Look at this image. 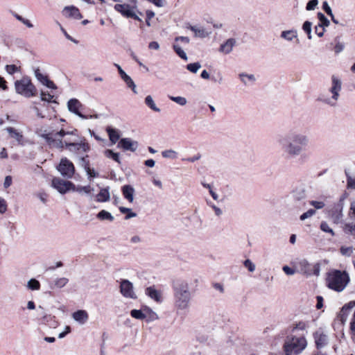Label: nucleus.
Here are the masks:
<instances>
[{"label":"nucleus","instance_id":"58","mask_svg":"<svg viewBox=\"0 0 355 355\" xmlns=\"http://www.w3.org/2000/svg\"><path fill=\"white\" fill-rule=\"evenodd\" d=\"M345 45L343 43L338 42L334 46V51L336 54L342 52L344 50Z\"/></svg>","mask_w":355,"mask_h":355},{"label":"nucleus","instance_id":"44","mask_svg":"<svg viewBox=\"0 0 355 355\" xmlns=\"http://www.w3.org/2000/svg\"><path fill=\"white\" fill-rule=\"evenodd\" d=\"M318 0H310L306 6V10L308 11L314 10L318 5Z\"/></svg>","mask_w":355,"mask_h":355},{"label":"nucleus","instance_id":"28","mask_svg":"<svg viewBox=\"0 0 355 355\" xmlns=\"http://www.w3.org/2000/svg\"><path fill=\"white\" fill-rule=\"evenodd\" d=\"M107 132L109 135L110 140L111 141L112 144H116V141L120 138V134L119 131L118 130L114 129L111 127H107L106 128Z\"/></svg>","mask_w":355,"mask_h":355},{"label":"nucleus","instance_id":"35","mask_svg":"<svg viewBox=\"0 0 355 355\" xmlns=\"http://www.w3.org/2000/svg\"><path fill=\"white\" fill-rule=\"evenodd\" d=\"M27 287L32 291H38L40 288V284L37 279H31L27 283Z\"/></svg>","mask_w":355,"mask_h":355},{"label":"nucleus","instance_id":"31","mask_svg":"<svg viewBox=\"0 0 355 355\" xmlns=\"http://www.w3.org/2000/svg\"><path fill=\"white\" fill-rule=\"evenodd\" d=\"M145 103L148 107H149L151 110H153L155 112H160V110L159 107H157L153 97L150 95L147 96L145 98Z\"/></svg>","mask_w":355,"mask_h":355},{"label":"nucleus","instance_id":"26","mask_svg":"<svg viewBox=\"0 0 355 355\" xmlns=\"http://www.w3.org/2000/svg\"><path fill=\"white\" fill-rule=\"evenodd\" d=\"M110 199L109 188L101 189L99 193L96 196V200L98 202H105Z\"/></svg>","mask_w":355,"mask_h":355},{"label":"nucleus","instance_id":"6","mask_svg":"<svg viewBox=\"0 0 355 355\" xmlns=\"http://www.w3.org/2000/svg\"><path fill=\"white\" fill-rule=\"evenodd\" d=\"M307 343L304 337H292L288 338L284 345L286 355H296L301 353L306 347Z\"/></svg>","mask_w":355,"mask_h":355},{"label":"nucleus","instance_id":"20","mask_svg":"<svg viewBox=\"0 0 355 355\" xmlns=\"http://www.w3.org/2000/svg\"><path fill=\"white\" fill-rule=\"evenodd\" d=\"M236 41L234 38H229L225 42L220 44L218 51L223 54H229L232 51L234 46L236 45Z\"/></svg>","mask_w":355,"mask_h":355},{"label":"nucleus","instance_id":"25","mask_svg":"<svg viewBox=\"0 0 355 355\" xmlns=\"http://www.w3.org/2000/svg\"><path fill=\"white\" fill-rule=\"evenodd\" d=\"M280 37L287 42H293L295 39H297V31L295 29L286 30L282 31Z\"/></svg>","mask_w":355,"mask_h":355},{"label":"nucleus","instance_id":"13","mask_svg":"<svg viewBox=\"0 0 355 355\" xmlns=\"http://www.w3.org/2000/svg\"><path fill=\"white\" fill-rule=\"evenodd\" d=\"M120 292L125 298L135 300L137 296L134 291V286L132 282L127 279H123L120 284Z\"/></svg>","mask_w":355,"mask_h":355},{"label":"nucleus","instance_id":"36","mask_svg":"<svg viewBox=\"0 0 355 355\" xmlns=\"http://www.w3.org/2000/svg\"><path fill=\"white\" fill-rule=\"evenodd\" d=\"M123 80L128 87L130 88L135 94H137V86L130 76L123 79Z\"/></svg>","mask_w":355,"mask_h":355},{"label":"nucleus","instance_id":"56","mask_svg":"<svg viewBox=\"0 0 355 355\" xmlns=\"http://www.w3.org/2000/svg\"><path fill=\"white\" fill-rule=\"evenodd\" d=\"M283 271L288 275H293L297 272L296 268H291L288 266H284L282 268Z\"/></svg>","mask_w":355,"mask_h":355},{"label":"nucleus","instance_id":"46","mask_svg":"<svg viewBox=\"0 0 355 355\" xmlns=\"http://www.w3.org/2000/svg\"><path fill=\"white\" fill-rule=\"evenodd\" d=\"M40 96H41V100L43 101H46L48 103L53 101V96L51 95L49 93L42 91L40 93Z\"/></svg>","mask_w":355,"mask_h":355},{"label":"nucleus","instance_id":"34","mask_svg":"<svg viewBox=\"0 0 355 355\" xmlns=\"http://www.w3.org/2000/svg\"><path fill=\"white\" fill-rule=\"evenodd\" d=\"M119 211L122 214H126V216H125V220H128L131 218H135L137 216V214L135 212H133L131 209L127 208L125 207H120Z\"/></svg>","mask_w":355,"mask_h":355},{"label":"nucleus","instance_id":"27","mask_svg":"<svg viewBox=\"0 0 355 355\" xmlns=\"http://www.w3.org/2000/svg\"><path fill=\"white\" fill-rule=\"evenodd\" d=\"M239 76L241 81L245 85L253 84L256 80V78H255L254 75H253V74H248L245 73H241L239 75Z\"/></svg>","mask_w":355,"mask_h":355},{"label":"nucleus","instance_id":"11","mask_svg":"<svg viewBox=\"0 0 355 355\" xmlns=\"http://www.w3.org/2000/svg\"><path fill=\"white\" fill-rule=\"evenodd\" d=\"M58 170L60 174L67 178H71L75 172V168L71 162L67 158H62L58 166Z\"/></svg>","mask_w":355,"mask_h":355},{"label":"nucleus","instance_id":"30","mask_svg":"<svg viewBox=\"0 0 355 355\" xmlns=\"http://www.w3.org/2000/svg\"><path fill=\"white\" fill-rule=\"evenodd\" d=\"M96 217L101 220H114V216L109 211L105 210H101L100 212H98L96 215Z\"/></svg>","mask_w":355,"mask_h":355},{"label":"nucleus","instance_id":"52","mask_svg":"<svg viewBox=\"0 0 355 355\" xmlns=\"http://www.w3.org/2000/svg\"><path fill=\"white\" fill-rule=\"evenodd\" d=\"M322 9L329 17L334 15L331 7L326 1L322 3Z\"/></svg>","mask_w":355,"mask_h":355},{"label":"nucleus","instance_id":"17","mask_svg":"<svg viewBox=\"0 0 355 355\" xmlns=\"http://www.w3.org/2000/svg\"><path fill=\"white\" fill-rule=\"evenodd\" d=\"M315 343L318 349L325 347L328 343V337L322 330L316 331L313 334Z\"/></svg>","mask_w":355,"mask_h":355},{"label":"nucleus","instance_id":"19","mask_svg":"<svg viewBox=\"0 0 355 355\" xmlns=\"http://www.w3.org/2000/svg\"><path fill=\"white\" fill-rule=\"evenodd\" d=\"M118 147L122 148L125 150L134 152L137 148V142L132 141L129 138H123L120 140Z\"/></svg>","mask_w":355,"mask_h":355},{"label":"nucleus","instance_id":"2","mask_svg":"<svg viewBox=\"0 0 355 355\" xmlns=\"http://www.w3.org/2000/svg\"><path fill=\"white\" fill-rule=\"evenodd\" d=\"M349 274L345 270H332L327 274L326 282L329 288L336 292H342L349 283Z\"/></svg>","mask_w":355,"mask_h":355},{"label":"nucleus","instance_id":"53","mask_svg":"<svg viewBox=\"0 0 355 355\" xmlns=\"http://www.w3.org/2000/svg\"><path fill=\"white\" fill-rule=\"evenodd\" d=\"M146 311H147V313H148L146 315V317H148L149 320L153 321V320L158 319L157 314L155 312H154L153 310L148 309Z\"/></svg>","mask_w":355,"mask_h":355},{"label":"nucleus","instance_id":"55","mask_svg":"<svg viewBox=\"0 0 355 355\" xmlns=\"http://www.w3.org/2000/svg\"><path fill=\"white\" fill-rule=\"evenodd\" d=\"M311 26L312 24L309 21H306L302 25V29L307 35H310L311 32Z\"/></svg>","mask_w":355,"mask_h":355},{"label":"nucleus","instance_id":"51","mask_svg":"<svg viewBox=\"0 0 355 355\" xmlns=\"http://www.w3.org/2000/svg\"><path fill=\"white\" fill-rule=\"evenodd\" d=\"M309 204L317 209H322L325 205L324 202L316 200H311L309 202Z\"/></svg>","mask_w":355,"mask_h":355},{"label":"nucleus","instance_id":"14","mask_svg":"<svg viewBox=\"0 0 355 355\" xmlns=\"http://www.w3.org/2000/svg\"><path fill=\"white\" fill-rule=\"evenodd\" d=\"M36 133L44 138L46 143L51 146H60L61 143L58 141L56 137H54L55 132H49L47 130L41 128L37 130Z\"/></svg>","mask_w":355,"mask_h":355},{"label":"nucleus","instance_id":"18","mask_svg":"<svg viewBox=\"0 0 355 355\" xmlns=\"http://www.w3.org/2000/svg\"><path fill=\"white\" fill-rule=\"evenodd\" d=\"M145 294L157 303L162 301L161 292L156 289L154 286L147 287L145 290Z\"/></svg>","mask_w":355,"mask_h":355},{"label":"nucleus","instance_id":"62","mask_svg":"<svg viewBox=\"0 0 355 355\" xmlns=\"http://www.w3.org/2000/svg\"><path fill=\"white\" fill-rule=\"evenodd\" d=\"M350 330L355 334V310L350 322Z\"/></svg>","mask_w":355,"mask_h":355},{"label":"nucleus","instance_id":"5","mask_svg":"<svg viewBox=\"0 0 355 355\" xmlns=\"http://www.w3.org/2000/svg\"><path fill=\"white\" fill-rule=\"evenodd\" d=\"M15 88L17 94L26 98L33 97L37 93L36 87L28 76H24L21 79L15 81Z\"/></svg>","mask_w":355,"mask_h":355},{"label":"nucleus","instance_id":"54","mask_svg":"<svg viewBox=\"0 0 355 355\" xmlns=\"http://www.w3.org/2000/svg\"><path fill=\"white\" fill-rule=\"evenodd\" d=\"M293 198L297 200H300L304 198V197H305L304 192L302 190L299 191H293Z\"/></svg>","mask_w":355,"mask_h":355},{"label":"nucleus","instance_id":"12","mask_svg":"<svg viewBox=\"0 0 355 355\" xmlns=\"http://www.w3.org/2000/svg\"><path fill=\"white\" fill-rule=\"evenodd\" d=\"M52 187L59 193L64 194L67 191H72L73 183L69 181L63 180L59 178H55L52 180Z\"/></svg>","mask_w":355,"mask_h":355},{"label":"nucleus","instance_id":"39","mask_svg":"<svg viewBox=\"0 0 355 355\" xmlns=\"http://www.w3.org/2000/svg\"><path fill=\"white\" fill-rule=\"evenodd\" d=\"M68 282H69V279L67 278L60 277V278H57L55 280L54 284H55V287L61 288L64 287L65 285H67Z\"/></svg>","mask_w":355,"mask_h":355},{"label":"nucleus","instance_id":"8","mask_svg":"<svg viewBox=\"0 0 355 355\" xmlns=\"http://www.w3.org/2000/svg\"><path fill=\"white\" fill-rule=\"evenodd\" d=\"M191 300V293L189 284L182 280L179 287V309H188Z\"/></svg>","mask_w":355,"mask_h":355},{"label":"nucleus","instance_id":"48","mask_svg":"<svg viewBox=\"0 0 355 355\" xmlns=\"http://www.w3.org/2000/svg\"><path fill=\"white\" fill-rule=\"evenodd\" d=\"M315 214V210L313 209H309L307 211L304 212L300 216V220H304L306 218L312 217Z\"/></svg>","mask_w":355,"mask_h":355},{"label":"nucleus","instance_id":"38","mask_svg":"<svg viewBox=\"0 0 355 355\" xmlns=\"http://www.w3.org/2000/svg\"><path fill=\"white\" fill-rule=\"evenodd\" d=\"M130 315L132 318L138 320H143L146 317V315L141 310L133 309L130 311Z\"/></svg>","mask_w":355,"mask_h":355},{"label":"nucleus","instance_id":"10","mask_svg":"<svg viewBox=\"0 0 355 355\" xmlns=\"http://www.w3.org/2000/svg\"><path fill=\"white\" fill-rule=\"evenodd\" d=\"M89 146L88 144L83 141L78 137L77 140L74 141L73 143H68V147L67 149L73 154L77 155H80L83 153H85L89 150Z\"/></svg>","mask_w":355,"mask_h":355},{"label":"nucleus","instance_id":"57","mask_svg":"<svg viewBox=\"0 0 355 355\" xmlns=\"http://www.w3.org/2000/svg\"><path fill=\"white\" fill-rule=\"evenodd\" d=\"M7 210V204L6 200L0 197V214H3Z\"/></svg>","mask_w":355,"mask_h":355},{"label":"nucleus","instance_id":"43","mask_svg":"<svg viewBox=\"0 0 355 355\" xmlns=\"http://www.w3.org/2000/svg\"><path fill=\"white\" fill-rule=\"evenodd\" d=\"M320 229L324 232L330 233L332 236H334V230L329 226L328 223L325 221H322L320 224Z\"/></svg>","mask_w":355,"mask_h":355},{"label":"nucleus","instance_id":"32","mask_svg":"<svg viewBox=\"0 0 355 355\" xmlns=\"http://www.w3.org/2000/svg\"><path fill=\"white\" fill-rule=\"evenodd\" d=\"M93 189L90 186H78L76 187L73 184V189H72V191H76L79 193H86L89 194Z\"/></svg>","mask_w":355,"mask_h":355},{"label":"nucleus","instance_id":"50","mask_svg":"<svg viewBox=\"0 0 355 355\" xmlns=\"http://www.w3.org/2000/svg\"><path fill=\"white\" fill-rule=\"evenodd\" d=\"M6 71L9 74H13L19 71V68L15 64H8L6 66Z\"/></svg>","mask_w":355,"mask_h":355},{"label":"nucleus","instance_id":"9","mask_svg":"<svg viewBox=\"0 0 355 355\" xmlns=\"http://www.w3.org/2000/svg\"><path fill=\"white\" fill-rule=\"evenodd\" d=\"M76 130L67 132L64 130H60L54 134V137H56L58 141L61 143L60 146H53L56 148H63L64 147H68V143H73L77 140L79 137L76 135Z\"/></svg>","mask_w":355,"mask_h":355},{"label":"nucleus","instance_id":"33","mask_svg":"<svg viewBox=\"0 0 355 355\" xmlns=\"http://www.w3.org/2000/svg\"><path fill=\"white\" fill-rule=\"evenodd\" d=\"M317 17L320 21V24L318 26H321L325 28V27H328L330 25L329 20L324 16L323 13L318 12Z\"/></svg>","mask_w":355,"mask_h":355},{"label":"nucleus","instance_id":"24","mask_svg":"<svg viewBox=\"0 0 355 355\" xmlns=\"http://www.w3.org/2000/svg\"><path fill=\"white\" fill-rule=\"evenodd\" d=\"M123 197L128 200L129 202H134L135 189L130 185H124L121 188Z\"/></svg>","mask_w":355,"mask_h":355},{"label":"nucleus","instance_id":"37","mask_svg":"<svg viewBox=\"0 0 355 355\" xmlns=\"http://www.w3.org/2000/svg\"><path fill=\"white\" fill-rule=\"evenodd\" d=\"M104 155L107 158H111L118 163H120L119 154L113 152L112 150H106L104 152Z\"/></svg>","mask_w":355,"mask_h":355},{"label":"nucleus","instance_id":"4","mask_svg":"<svg viewBox=\"0 0 355 355\" xmlns=\"http://www.w3.org/2000/svg\"><path fill=\"white\" fill-rule=\"evenodd\" d=\"M295 267L297 272L302 274L306 277L311 275L319 276L320 265L318 263H311L306 259H297L295 262Z\"/></svg>","mask_w":355,"mask_h":355},{"label":"nucleus","instance_id":"61","mask_svg":"<svg viewBox=\"0 0 355 355\" xmlns=\"http://www.w3.org/2000/svg\"><path fill=\"white\" fill-rule=\"evenodd\" d=\"M12 184V178L10 175H8L5 178L4 182H3V187L4 188L7 189Z\"/></svg>","mask_w":355,"mask_h":355},{"label":"nucleus","instance_id":"1","mask_svg":"<svg viewBox=\"0 0 355 355\" xmlns=\"http://www.w3.org/2000/svg\"><path fill=\"white\" fill-rule=\"evenodd\" d=\"M310 142L307 135L297 131H290L284 135L279 136L277 143L282 152L288 157H296L300 155Z\"/></svg>","mask_w":355,"mask_h":355},{"label":"nucleus","instance_id":"49","mask_svg":"<svg viewBox=\"0 0 355 355\" xmlns=\"http://www.w3.org/2000/svg\"><path fill=\"white\" fill-rule=\"evenodd\" d=\"M84 167H85L87 174L89 177L95 178V177L98 176V173H96L94 169L89 168L88 163H85Z\"/></svg>","mask_w":355,"mask_h":355},{"label":"nucleus","instance_id":"15","mask_svg":"<svg viewBox=\"0 0 355 355\" xmlns=\"http://www.w3.org/2000/svg\"><path fill=\"white\" fill-rule=\"evenodd\" d=\"M83 107V104L76 98H71L67 102V108L69 112L78 116L83 119H86L87 117L80 112Z\"/></svg>","mask_w":355,"mask_h":355},{"label":"nucleus","instance_id":"45","mask_svg":"<svg viewBox=\"0 0 355 355\" xmlns=\"http://www.w3.org/2000/svg\"><path fill=\"white\" fill-rule=\"evenodd\" d=\"M243 265L251 272L255 270V264L250 259L245 260L243 262Z\"/></svg>","mask_w":355,"mask_h":355},{"label":"nucleus","instance_id":"60","mask_svg":"<svg viewBox=\"0 0 355 355\" xmlns=\"http://www.w3.org/2000/svg\"><path fill=\"white\" fill-rule=\"evenodd\" d=\"M324 31L325 28L322 27L321 26H316L315 27V32L317 34V35L320 37L324 35Z\"/></svg>","mask_w":355,"mask_h":355},{"label":"nucleus","instance_id":"29","mask_svg":"<svg viewBox=\"0 0 355 355\" xmlns=\"http://www.w3.org/2000/svg\"><path fill=\"white\" fill-rule=\"evenodd\" d=\"M6 131L8 132L10 137L16 139L18 142L21 141L23 136L16 129L9 127L6 128Z\"/></svg>","mask_w":355,"mask_h":355},{"label":"nucleus","instance_id":"21","mask_svg":"<svg viewBox=\"0 0 355 355\" xmlns=\"http://www.w3.org/2000/svg\"><path fill=\"white\" fill-rule=\"evenodd\" d=\"M189 29L194 33L196 37L206 38L210 36L211 31L205 27L190 26Z\"/></svg>","mask_w":355,"mask_h":355},{"label":"nucleus","instance_id":"23","mask_svg":"<svg viewBox=\"0 0 355 355\" xmlns=\"http://www.w3.org/2000/svg\"><path fill=\"white\" fill-rule=\"evenodd\" d=\"M63 13L68 17H73L76 19L82 18V15L79 10L75 6H67L63 10Z\"/></svg>","mask_w":355,"mask_h":355},{"label":"nucleus","instance_id":"40","mask_svg":"<svg viewBox=\"0 0 355 355\" xmlns=\"http://www.w3.org/2000/svg\"><path fill=\"white\" fill-rule=\"evenodd\" d=\"M201 68L200 62H193L187 65V69L191 73H196Z\"/></svg>","mask_w":355,"mask_h":355},{"label":"nucleus","instance_id":"3","mask_svg":"<svg viewBox=\"0 0 355 355\" xmlns=\"http://www.w3.org/2000/svg\"><path fill=\"white\" fill-rule=\"evenodd\" d=\"M341 89L342 82L338 76L333 75L331 76V85L329 89V92L331 95L329 96L327 93L320 94L318 100L325 105L335 107L337 106Z\"/></svg>","mask_w":355,"mask_h":355},{"label":"nucleus","instance_id":"16","mask_svg":"<svg viewBox=\"0 0 355 355\" xmlns=\"http://www.w3.org/2000/svg\"><path fill=\"white\" fill-rule=\"evenodd\" d=\"M34 74L37 80L48 88L52 89H55L57 88L54 83L49 80L46 75L42 73L40 69L37 68L35 69Z\"/></svg>","mask_w":355,"mask_h":355},{"label":"nucleus","instance_id":"22","mask_svg":"<svg viewBox=\"0 0 355 355\" xmlns=\"http://www.w3.org/2000/svg\"><path fill=\"white\" fill-rule=\"evenodd\" d=\"M72 318L80 324H84L89 319V314L85 310H78L72 313Z\"/></svg>","mask_w":355,"mask_h":355},{"label":"nucleus","instance_id":"63","mask_svg":"<svg viewBox=\"0 0 355 355\" xmlns=\"http://www.w3.org/2000/svg\"><path fill=\"white\" fill-rule=\"evenodd\" d=\"M213 287L216 290L218 291L220 293H224V287H223V286L221 284H220V283H214L213 284Z\"/></svg>","mask_w":355,"mask_h":355},{"label":"nucleus","instance_id":"59","mask_svg":"<svg viewBox=\"0 0 355 355\" xmlns=\"http://www.w3.org/2000/svg\"><path fill=\"white\" fill-rule=\"evenodd\" d=\"M162 155L166 158H175L176 157V153L173 150H165L162 152Z\"/></svg>","mask_w":355,"mask_h":355},{"label":"nucleus","instance_id":"64","mask_svg":"<svg viewBox=\"0 0 355 355\" xmlns=\"http://www.w3.org/2000/svg\"><path fill=\"white\" fill-rule=\"evenodd\" d=\"M355 306V301H351L343 306L342 310L351 309Z\"/></svg>","mask_w":355,"mask_h":355},{"label":"nucleus","instance_id":"47","mask_svg":"<svg viewBox=\"0 0 355 355\" xmlns=\"http://www.w3.org/2000/svg\"><path fill=\"white\" fill-rule=\"evenodd\" d=\"M353 252V248L352 247L342 246L340 248V253L347 257H350Z\"/></svg>","mask_w":355,"mask_h":355},{"label":"nucleus","instance_id":"7","mask_svg":"<svg viewBox=\"0 0 355 355\" xmlns=\"http://www.w3.org/2000/svg\"><path fill=\"white\" fill-rule=\"evenodd\" d=\"M128 3H119L114 6V10L121 13L123 17L127 18H132L134 19L141 21V19L137 15V1L128 0Z\"/></svg>","mask_w":355,"mask_h":355},{"label":"nucleus","instance_id":"42","mask_svg":"<svg viewBox=\"0 0 355 355\" xmlns=\"http://www.w3.org/2000/svg\"><path fill=\"white\" fill-rule=\"evenodd\" d=\"M344 231L346 234L355 236V224L347 223L345 225Z\"/></svg>","mask_w":355,"mask_h":355},{"label":"nucleus","instance_id":"41","mask_svg":"<svg viewBox=\"0 0 355 355\" xmlns=\"http://www.w3.org/2000/svg\"><path fill=\"white\" fill-rule=\"evenodd\" d=\"M347 175V188L349 189H355V177H353L346 173Z\"/></svg>","mask_w":355,"mask_h":355}]
</instances>
